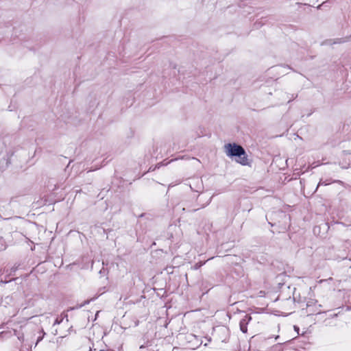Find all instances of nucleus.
Segmentation results:
<instances>
[{
    "label": "nucleus",
    "instance_id": "6",
    "mask_svg": "<svg viewBox=\"0 0 351 351\" xmlns=\"http://www.w3.org/2000/svg\"><path fill=\"white\" fill-rule=\"evenodd\" d=\"M286 302L291 304H294V299L291 298V297H289L286 299Z\"/></svg>",
    "mask_w": 351,
    "mask_h": 351
},
{
    "label": "nucleus",
    "instance_id": "10",
    "mask_svg": "<svg viewBox=\"0 0 351 351\" xmlns=\"http://www.w3.org/2000/svg\"><path fill=\"white\" fill-rule=\"evenodd\" d=\"M350 268H351V266H350Z\"/></svg>",
    "mask_w": 351,
    "mask_h": 351
},
{
    "label": "nucleus",
    "instance_id": "7",
    "mask_svg": "<svg viewBox=\"0 0 351 351\" xmlns=\"http://www.w3.org/2000/svg\"><path fill=\"white\" fill-rule=\"evenodd\" d=\"M41 332L43 333V335H42V336H40V337L38 338V339H37V342H36V344H37L40 341H41V340L43 339V338L44 335H45V332L43 331V330H41Z\"/></svg>",
    "mask_w": 351,
    "mask_h": 351
},
{
    "label": "nucleus",
    "instance_id": "3",
    "mask_svg": "<svg viewBox=\"0 0 351 351\" xmlns=\"http://www.w3.org/2000/svg\"><path fill=\"white\" fill-rule=\"evenodd\" d=\"M219 332L224 336V338L221 339V341H226L229 337L228 329L226 328H221L219 330Z\"/></svg>",
    "mask_w": 351,
    "mask_h": 351
},
{
    "label": "nucleus",
    "instance_id": "1",
    "mask_svg": "<svg viewBox=\"0 0 351 351\" xmlns=\"http://www.w3.org/2000/svg\"><path fill=\"white\" fill-rule=\"evenodd\" d=\"M224 148L228 156L237 157L236 161L242 165H249L247 155L242 146L236 143H228Z\"/></svg>",
    "mask_w": 351,
    "mask_h": 351
},
{
    "label": "nucleus",
    "instance_id": "5",
    "mask_svg": "<svg viewBox=\"0 0 351 351\" xmlns=\"http://www.w3.org/2000/svg\"><path fill=\"white\" fill-rule=\"evenodd\" d=\"M63 320V318L61 317V318H59V317H57L53 323V325H57V324H60Z\"/></svg>",
    "mask_w": 351,
    "mask_h": 351
},
{
    "label": "nucleus",
    "instance_id": "2",
    "mask_svg": "<svg viewBox=\"0 0 351 351\" xmlns=\"http://www.w3.org/2000/svg\"><path fill=\"white\" fill-rule=\"evenodd\" d=\"M252 320V317L250 315H245L244 317L240 320L239 327L242 332L246 333L247 332V324Z\"/></svg>",
    "mask_w": 351,
    "mask_h": 351
},
{
    "label": "nucleus",
    "instance_id": "4",
    "mask_svg": "<svg viewBox=\"0 0 351 351\" xmlns=\"http://www.w3.org/2000/svg\"><path fill=\"white\" fill-rule=\"evenodd\" d=\"M204 263L199 262V263H197L196 264H195L193 266V269H195V270H197L198 269H199L202 265H203Z\"/></svg>",
    "mask_w": 351,
    "mask_h": 351
},
{
    "label": "nucleus",
    "instance_id": "9",
    "mask_svg": "<svg viewBox=\"0 0 351 351\" xmlns=\"http://www.w3.org/2000/svg\"><path fill=\"white\" fill-rule=\"evenodd\" d=\"M89 351H92V349H91V348H90Z\"/></svg>",
    "mask_w": 351,
    "mask_h": 351
},
{
    "label": "nucleus",
    "instance_id": "8",
    "mask_svg": "<svg viewBox=\"0 0 351 351\" xmlns=\"http://www.w3.org/2000/svg\"><path fill=\"white\" fill-rule=\"evenodd\" d=\"M295 330H299V328H297L296 326H295Z\"/></svg>",
    "mask_w": 351,
    "mask_h": 351
}]
</instances>
